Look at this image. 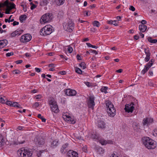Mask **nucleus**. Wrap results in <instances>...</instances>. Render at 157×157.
Returning a JSON list of instances; mask_svg holds the SVG:
<instances>
[{
	"mask_svg": "<svg viewBox=\"0 0 157 157\" xmlns=\"http://www.w3.org/2000/svg\"><path fill=\"white\" fill-rule=\"evenodd\" d=\"M143 144L148 149H153L156 147L154 144L155 141L148 137H144L142 138Z\"/></svg>",
	"mask_w": 157,
	"mask_h": 157,
	"instance_id": "f257e3e1",
	"label": "nucleus"
},
{
	"mask_svg": "<svg viewBox=\"0 0 157 157\" xmlns=\"http://www.w3.org/2000/svg\"><path fill=\"white\" fill-rule=\"evenodd\" d=\"M107 112L109 115L111 117H114L115 115L116 110L114 107L113 104L109 101H106Z\"/></svg>",
	"mask_w": 157,
	"mask_h": 157,
	"instance_id": "f03ea898",
	"label": "nucleus"
},
{
	"mask_svg": "<svg viewBox=\"0 0 157 157\" xmlns=\"http://www.w3.org/2000/svg\"><path fill=\"white\" fill-rule=\"evenodd\" d=\"M52 32V26L50 25H46L41 29L40 34L45 36L51 34Z\"/></svg>",
	"mask_w": 157,
	"mask_h": 157,
	"instance_id": "7ed1b4c3",
	"label": "nucleus"
},
{
	"mask_svg": "<svg viewBox=\"0 0 157 157\" xmlns=\"http://www.w3.org/2000/svg\"><path fill=\"white\" fill-rule=\"evenodd\" d=\"M49 104L52 112L57 113L59 112V110L56 102L53 98H52L49 101Z\"/></svg>",
	"mask_w": 157,
	"mask_h": 157,
	"instance_id": "20e7f679",
	"label": "nucleus"
},
{
	"mask_svg": "<svg viewBox=\"0 0 157 157\" xmlns=\"http://www.w3.org/2000/svg\"><path fill=\"white\" fill-rule=\"evenodd\" d=\"M53 16L52 14L50 13H47L43 15L41 19H42V21H41V19H40V23L41 24H43V23H46L51 21L52 19Z\"/></svg>",
	"mask_w": 157,
	"mask_h": 157,
	"instance_id": "39448f33",
	"label": "nucleus"
},
{
	"mask_svg": "<svg viewBox=\"0 0 157 157\" xmlns=\"http://www.w3.org/2000/svg\"><path fill=\"white\" fill-rule=\"evenodd\" d=\"M63 26L64 29L69 32H71L74 28V23L71 21H68L65 25H63Z\"/></svg>",
	"mask_w": 157,
	"mask_h": 157,
	"instance_id": "423d86ee",
	"label": "nucleus"
},
{
	"mask_svg": "<svg viewBox=\"0 0 157 157\" xmlns=\"http://www.w3.org/2000/svg\"><path fill=\"white\" fill-rule=\"evenodd\" d=\"M21 155L23 154L24 157H31L33 155V152L28 148H21Z\"/></svg>",
	"mask_w": 157,
	"mask_h": 157,
	"instance_id": "0eeeda50",
	"label": "nucleus"
},
{
	"mask_svg": "<svg viewBox=\"0 0 157 157\" xmlns=\"http://www.w3.org/2000/svg\"><path fill=\"white\" fill-rule=\"evenodd\" d=\"M154 122L153 118L150 117H147L144 118L143 120L142 124L143 126H149Z\"/></svg>",
	"mask_w": 157,
	"mask_h": 157,
	"instance_id": "6e6552de",
	"label": "nucleus"
},
{
	"mask_svg": "<svg viewBox=\"0 0 157 157\" xmlns=\"http://www.w3.org/2000/svg\"><path fill=\"white\" fill-rule=\"evenodd\" d=\"M32 38L31 35L29 34H26L22 36L20 39L21 42L26 43L29 41Z\"/></svg>",
	"mask_w": 157,
	"mask_h": 157,
	"instance_id": "1a4fd4ad",
	"label": "nucleus"
},
{
	"mask_svg": "<svg viewBox=\"0 0 157 157\" xmlns=\"http://www.w3.org/2000/svg\"><path fill=\"white\" fill-rule=\"evenodd\" d=\"M94 97L93 96H90L89 98V100L88 105L89 108H91L92 109H94V107L95 105L94 103Z\"/></svg>",
	"mask_w": 157,
	"mask_h": 157,
	"instance_id": "9d476101",
	"label": "nucleus"
},
{
	"mask_svg": "<svg viewBox=\"0 0 157 157\" xmlns=\"http://www.w3.org/2000/svg\"><path fill=\"white\" fill-rule=\"evenodd\" d=\"M133 103L131 104L130 105L129 104H126L124 108L125 111L128 113H132L134 109V107L133 106Z\"/></svg>",
	"mask_w": 157,
	"mask_h": 157,
	"instance_id": "9b49d317",
	"label": "nucleus"
},
{
	"mask_svg": "<svg viewBox=\"0 0 157 157\" xmlns=\"http://www.w3.org/2000/svg\"><path fill=\"white\" fill-rule=\"evenodd\" d=\"M65 94L68 96H75L76 94V91L73 90L67 89L64 91Z\"/></svg>",
	"mask_w": 157,
	"mask_h": 157,
	"instance_id": "f8f14e48",
	"label": "nucleus"
},
{
	"mask_svg": "<svg viewBox=\"0 0 157 157\" xmlns=\"http://www.w3.org/2000/svg\"><path fill=\"white\" fill-rule=\"evenodd\" d=\"M46 135L44 132L42 133L40 135V145L44 144L46 140Z\"/></svg>",
	"mask_w": 157,
	"mask_h": 157,
	"instance_id": "ddd939ff",
	"label": "nucleus"
},
{
	"mask_svg": "<svg viewBox=\"0 0 157 157\" xmlns=\"http://www.w3.org/2000/svg\"><path fill=\"white\" fill-rule=\"evenodd\" d=\"M23 32V30L22 29H18L11 33L10 34V36L11 37H15L16 36H18L20 35Z\"/></svg>",
	"mask_w": 157,
	"mask_h": 157,
	"instance_id": "4468645a",
	"label": "nucleus"
},
{
	"mask_svg": "<svg viewBox=\"0 0 157 157\" xmlns=\"http://www.w3.org/2000/svg\"><path fill=\"white\" fill-rule=\"evenodd\" d=\"M99 142L102 145H105L107 144H113V142L111 140H106L104 139H101L99 140Z\"/></svg>",
	"mask_w": 157,
	"mask_h": 157,
	"instance_id": "2eb2a0df",
	"label": "nucleus"
},
{
	"mask_svg": "<svg viewBox=\"0 0 157 157\" xmlns=\"http://www.w3.org/2000/svg\"><path fill=\"white\" fill-rule=\"evenodd\" d=\"M66 121L71 124H74L75 123L76 121L74 118L69 115H66Z\"/></svg>",
	"mask_w": 157,
	"mask_h": 157,
	"instance_id": "dca6fc26",
	"label": "nucleus"
},
{
	"mask_svg": "<svg viewBox=\"0 0 157 157\" xmlns=\"http://www.w3.org/2000/svg\"><path fill=\"white\" fill-rule=\"evenodd\" d=\"M68 153L70 157H78V153L76 151L72 150L70 151Z\"/></svg>",
	"mask_w": 157,
	"mask_h": 157,
	"instance_id": "f3484780",
	"label": "nucleus"
},
{
	"mask_svg": "<svg viewBox=\"0 0 157 157\" xmlns=\"http://www.w3.org/2000/svg\"><path fill=\"white\" fill-rule=\"evenodd\" d=\"M8 43L6 40H0V48H2L6 46Z\"/></svg>",
	"mask_w": 157,
	"mask_h": 157,
	"instance_id": "a211bd4d",
	"label": "nucleus"
},
{
	"mask_svg": "<svg viewBox=\"0 0 157 157\" xmlns=\"http://www.w3.org/2000/svg\"><path fill=\"white\" fill-rule=\"evenodd\" d=\"M105 124L103 121H99L98 122V126L99 128L103 129L105 128Z\"/></svg>",
	"mask_w": 157,
	"mask_h": 157,
	"instance_id": "6ab92c4d",
	"label": "nucleus"
},
{
	"mask_svg": "<svg viewBox=\"0 0 157 157\" xmlns=\"http://www.w3.org/2000/svg\"><path fill=\"white\" fill-rule=\"evenodd\" d=\"M139 28L140 31L142 32H144L147 28V26L145 25H140Z\"/></svg>",
	"mask_w": 157,
	"mask_h": 157,
	"instance_id": "aec40b11",
	"label": "nucleus"
},
{
	"mask_svg": "<svg viewBox=\"0 0 157 157\" xmlns=\"http://www.w3.org/2000/svg\"><path fill=\"white\" fill-rule=\"evenodd\" d=\"M96 151L98 153L100 154H103L104 153V150L103 149L98 146L95 147Z\"/></svg>",
	"mask_w": 157,
	"mask_h": 157,
	"instance_id": "412c9836",
	"label": "nucleus"
},
{
	"mask_svg": "<svg viewBox=\"0 0 157 157\" xmlns=\"http://www.w3.org/2000/svg\"><path fill=\"white\" fill-rule=\"evenodd\" d=\"M18 142L19 144H22L25 142V139L23 136H20L18 138Z\"/></svg>",
	"mask_w": 157,
	"mask_h": 157,
	"instance_id": "4be33fe9",
	"label": "nucleus"
},
{
	"mask_svg": "<svg viewBox=\"0 0 157 157\" xmlns=\"http://www.w3.org/2000/svg\"><path fill=\"white\" fill-rule=\"evenodd\" d=\"M58 144V141L56 140H53L51 144V146L52 148L56 147Z\"/></svg>",
	"mask_w": 157,
	"mask_h": 157,
	"instance_id": "5701e85b",
	"label": "nucleus"
},
{
	"mask_svg": "<svg viewBox=\"0 0 157 157\" xmlns=\"http://www.w3.org/2000/svg\"><path fill=\"white\" fill-rule=\"evenodd\" d=\"M15 5L13 3H10L9 2V5L7 8L10 9V10H11L15 8Z\"/></svg>",
	"mask_w": 157,
	"mask_h": 157,
	"instance_id": "b1692460",
	"label": "nucleus"
},
{
	"mask_svg": "<svg viewBox=\"0 0 157 157\" xmlns=\"http://www.w3.org/2000/svg\"><path fill=\"white\" fill-rule=\"evenodd\" d=\"M27 16L26 15L23 14L21 15L19 17V20L21 22H23V21L25 20Z\"/></svg>",
	"mask_w": 157,
	"mask_h": 157,
	"instance_id": "393cba45",
	"label": "nucleus"
},
{
	"mask_svg": "<svg viewBox=\"0 0 157 157\" xmlns=\"http://www.w3.org/2000/svg\"><path fill=\"white\" fill-rule=\"evenodd\" d=\"M11 106L16 107L18 108H22L20 105L16 102H12Z\"/></svg>",
	"mask_w": 157,
	"mask_h": 157,
	"instance_id": "a878e982",
	"label": "nucleus"
},
{
	"mask_svg": "<svg viewBox=\"0 0 157 157\" xmlns=\"http://www.w3.org/2000/svg\"><path fill=\"white\" fill-rule=\"evenodd\" d=\"M68 144L67 143L63 145L60 150V151L62 153L64 152V150L68 147Z\"/></svg>",
	"mask_w": 157,
	"mask_h": 157,
	"instance_id": "bb28decb",
	"label": "nucleus"
},
{
	"mask_svg": "<svg viewBox=\"0 0 157 157\" xmlns=\"http://www.w3.org/2000/svg\"><path fill=\"white\" fill-rule=\"evenodd\" d=\"M91 138L94 139L98 140L99 139V135L96 134H92Z\"/></svg>",
	"mask_w": 157,
	"mask_h": 157,
	"instance_id": "cd10ccee",
	"label": "nucleus"
},
{
	"mask_svg": "<svg viewBox=\"0 0 157 157\" xmlns=\"http://www.w3.org/2000/svg\"><path fill=\"white\" fill-rule=\"evenodd\" d=\"M148 40L151 43H155L157 42V40L152 39L150 37H149L148 38Z\"/></svg>",
	"mask_w": 157,
	"mask_h": 157,
	"instance_id": "c85d7f7f",
	"label": "nucleus"
},
{
	"mask_svg": "<svg viewBox=\"0 0 157 157\" xmlns=\"http://www.w3.org/2000/svg\"><path fill=\"white\" fill-rule=\"evenodd\" d=\"M48 3V0H42L40 5L42 6H46Z\"/></svg>",
	"mask_w": 157,
	"mask_h": 157,
	"instance_id": "c756f323",
	"label": "nucleus"
},
{
	"mask_svg": "<svg viewBox=\"0 0 157 157\" xmlns=\"http://www.w3.org/2000/svg\"><path fill=\"white\" fill-rule=\"evenodd\" d=\"M2 4L3 7L4 6H6L7 7L9 5V1L8 0H6Z\"/></svg>",
	"mask_w": 157,
	"mask_h": 157,
	"instance_id": "7c9ffc66",
	"label": "nucleus"
},
{
	"mask_svg": "<svg viewBox=\"0 0 157 157\" xmlns=\"http://www.w3.org/2000/svg\"><path fill=\"white\" fill-rule=\"evenodd\" d=\"M75 72L79 74H81L82 73V71L78 67H76L75 68Z\"/></svg>",
	"mask_w": 157,
	"mask_h": 157,
	"instance_id": "2f4dec72",
	"label": "nucleus"
},
{
	"mask_svg": "<svg viewBox=\"0 0 157 157\" xmlns=\"http://www.w3.org/2000/svg\"><path fill=\"white\" fill-rule=\"evenodd\" d=\"M108 89V87L106 86H104L102 87L101 89V90L102 92H104L106 93L107 92V90Z\"/></svg>",
	"mask_w": 157,
	"mask_h": 157,
	"instance_id": "473e14b6",
	"label": "nucleus"
},
{
	"mask_svg": "<svg viewBox=\"0 0 157 157\" xmlns=\"http://www.w3.org/2000/svg\"><path fill=\"white\" fill-rule=\"evenodd\" d=\"M3 144L4 143L2 136V135L0 134V146H3Z\"/></svg>",
	"mask_w": 157,
	"mask_h": 157,
	"instance_id": "72a5a7b5",
	"label": "nucleus"
},
{
	"mask_svg": "<svg viewBox=\"0 0 157 157\" xmlns=\"http://www.w3.org/2000/svg\"><path fill=\"white\" fill-rule=\"evenodd\" d=\"M99 22L97 21H95L93 22V25L94 26L98 27L99 25Z\"/></svg>",
	"mask_w": 157,
	"mask_h": 157,
	"instance_id": "f704fd0d",
	"label": "nucleus"
},
{
	"mask_svg": "<svg viewBox=\"0 0 157 157\" xmlns=\"http://www.w3.org/2000/svg\"><path fill=\"white\" fill-rule=\"evenodd\" d=\"M148 70L149 69H148L147 67L145 66L144 69L141 71V73L142 74L144 75Z\"/></svg>",
	"mask_w": 157,
	"mask_h": 157,
	"instance_id": "c9c22d12",
	"label": "nucleus"
},
{
	"mask_svg": "<svg viewBox=\"0 0 157 157\" xmlns=\"http://www.w3.org/2000/svg\"><path fill=\"white\" fill-rule=\"evenodd\" d=\"M144 52H145V54L146 55V56H150L151 53L149 50H147V49L145 48L144 49Z\"/></svg>",
	"mask_w": 157,
	"mask_h": 157,
	"instance_id": "e433bc0d",
	"label": "nucleus"
},
{
	"mask_svg": "<svg viewBox=\"0 0 157 157\" xmlns=\"http://www.w3.org/2000/svg\"><path fill=\"white\" fill-rule=\"evenodd\" d=\"M79 66L82 68L83 69H84L86 68V64L84 62H82L79 65Z\"/></svg>",
	"mask_w": 157,
	"mask_h": 157,
	"instance_id": "4c0bfd02",
	"label": "nucleus"
},
{
	"mask_svg": "<svg viewBox=\"0 0 157 157\" xmlns=\"http://www.w3.org/2000/svg\"><path fill=\"white\" fill-rule=\"evenodd\" d=\"M63 13L62 12L59 11L57 14V16L59 18H62L63 16Z\"/></svg>",
	"mask_w": 157,
	"mask_h": 157,
	"instance_id": "58836bf2",
	"label": "nucleus"
},
{
	"mask_svg": "<svg viewBox=\"0 0 157 157\" xmlns=\"http://www.w3.org/2000/svg\"><path fill=\"white\" fill-rule=\"evenodd\" d=\"M34 141L36 144H39V137H35L34 139Z\"/></svg>",
	"mask_w": 157,
	"mask_h": 157,
	"instance_id": "ea45409f",
	"label": "nucleus"
},
{
	"mask_svg": "<svg viewBox=\"0 0 157 157\" xmlns=\"http://www.w3.org/2000/svg\"><path fill=\"white\" fill-rule=\"evenodd\" d=\"M58 2L57 5L58 6H60L63 5L64 3L65 0H58Z\"/></svg>",
	"mask_w": 157,
	"mask_h": 157,
	"instance_id": "a19ab883",
	"label": "nucleus"
},
{
	"mask_svg": "<svg viewBox=\"0 0 157 157\" xmlns=\"http://www.w3.org/2000/svg\"><path fill=\"white\" fill-rule=\"evenodd\" d=\"M152 65L153 64H152V63L149 62L146 64L145 66L147 67L148 69H149V68L152 66Z\"/></svg>",
	"mask_w": 157,
	"mask_h": 157,
	"instance_id": "79ce46f5",
	"label": "nucleus"
},
{
	"mask_svg": "<svg viewBox=\"0 0 157 157\" xmlns=\"http://www.w3.org/2000/svg\"><path fill=\"white\" fill-rule=\"evenodd\" d=\"M6 99H4L3 98L0 96V102L2 104H4L5 102Z\"/></svg>",
	"mask_w": 157,
	"mask_h": 157,
	"instance_id": "37998d69",
	"label": "nucleus"
},
{
	"mask_svg": "<svg viewBox=\"0 0 157 157\" xmlns=\"http://www.w3.org/2000/svg\"><path fill=\"white\" fill-rule=\"evenodd\" d=\"M39 105V103L38 102H36L33 105V107L34 108H36Z\"/></svg>",
	"mask_w": 157,
	"mask_h": 157,
	"instance_id": "c03bdc74",
	"label": "nucleus"
},
{
	"mask_svg": "<svg viewBox=\"0 0 157 157\" xmlns=\"http://www.w3.org/2000/svg\"><path fill=\"white\" fill-rule=\"evenodd\" d=\"M13 73L14 74H20L21 73V71L18 70H15L13 71Z\"/></svg>",
	"mask_w": 157,
	"mask_h": 157,
	"instance_id": "a18cd8bd",
	"label": "nucleus"
},
{
	"mask_svg": "<svg viewBox=\"0 0 157 157\" xmlns=\"http://www.w3.org/2000/svg\"><path fill=\"white\" fill-rule=\"evenodd\" d=\"M12 101H7L6 102V104L8 105H10V106H11L12 104Z\"/></svg>",
	"mask_w": 157,
	"mask_h": 157,
	"instance_id": "49530a36",
	"label": "nucleus"
},
{
	"mask_svg": "<svg viewBox=\"0 0 157 157\" xmlns=\"http://www.w3.org/2000/svg\"><path fill=\"white\" fill-rule=\"evenodd\" d=\"M68 51L70 53H71L73 51V48L71 46H69L67 49Z\"/></svg>",
	"mask_w": 157,
	"mask_h": 157,
	"instance_id": "de8ad7c7",
	"label": "nucleus"
},
{
	"mask_svg": "<svg viewBox=\"0 0 157 157\" xmlns=\"http://www.w3.org/2000/svg\"><path fill=\"white\" fill-rule=\"evenodd\" d=\"M150 56H146V57L144 59L145 62H147L149 61L150 59Z\"/></svg>",
	"mask_w": 157,
	"mask_h": 157,
	"instance_id": "09e8293b",
	"label": "nucleus"
},
{
	"mask_svg": "<svg viewBox=\"0 0 157 157\" xmlns=\"http://www.w3.org/2000/svg\"><path fill=\"white\" fill-rule=\"evenodd\" d=\"M40 119H41L42 120V122H45L46 121V119L44 118L42 116H41V115L40 114Z\"/></svg>",
	"mask_w": 157,
	"mask_h": 157,
	"instance_id": "8fccbe9b",
	"label": "nucleus"
},
{
	"mask_svg": "<svg viewBox=\"0 0 157 157\" xmlns=\"http://www.w3.org/2000/svg\"><path fill=\"white\" fill-rule=\"evenodd\" d=\"M13 55V52H8L6 54V56L7 57H9Z\"/></svg>",
	"mask_w": 157,
	"mask_h": 157,
	"instance_id": "3c124183",
	"label": "nucleus"
},
{
	"mask_svg": "<svg viewBox=\"0 0 157 157\" xmlns=\"http://www.w3.org/2000/svg\"><path fill=\"white\" fill-rule=\"evenodd\" d=\"M118 23L119 22H118L117 21L114 20V21H113L112 24L114 25L117 26L118 25Z\"/></svg>",
	"mask_w": 157,
	"mask_h": 157,
	"instance_id": "603ef678",
	"label": "nucleus"
},
{
	"mask_svg": "<svg viewBox=\"0 0 157 157\" xmlns=\"http://www.w3.org/2000/svg\"><path fill=\"white\" fill-rule=\"evenodd\" d=\"M90 52L92 54H98L97 52L95 50H91Z\"/></svg>",
	"mask_w": 157,
	"mask_h": 157,
	"instance_id": "864d4df0",
	"label": "nucleus"
},
{
	"mask_svg": "<svg viewBox=\"0 0 157 157\" xmlns=\"http://www.w3.org/2000/svg\"><path fill=\"white\" fill-rule=\"evenodd\" d=\"M129 9L130 10H131L133 11H134L135 10V8L133 6H130L129 8Z\"/></svg>",
	"mask_w": 157,
	"mask_h": 157,
	"instance_id": "5fc2aeb1",
	"label": "nucleus"
},
{
	"mask_svg": "<svg viewBox=\"0 0 157 157\" xmlns=\"http://www.w3.org/2000/svg\"><path fill=\"white\" fill-rule=\"evenodd\" d=\"M12 16V15L10 16L8 19H5V22H9V21L11 19Z\"/></svg>",
	"mask_w": 157,
	"mask_h": 157,
	"instance_id": "6e6d98bb",
	"label": "nucleus"
},
{
	"mask_svg": "<svg viewBox=\"0 0 157 157\" xmlns=\"http://www.w3.org/2000/svg\"><path fill=\"white\" fill-rule=\"evenodd\" d=\"M140 23L142 24V25H144L147 23V21L145 20H143L141 21Z\"/></svg>",
	"mask_w": 157,
	"mask_h": 157,
	"instance_id": "4d7b16f0",
	"label": "nucleus"
},
{
	"mask_svg": "<svg viewBox=\"0 0 157 157\" xmlns=\"http://www.w3.org/2000/svg\"><path fill=\"white\" fill-rule=\"evenodd\" d=\"M76 57L78 60H81V56L79 54H78L76 56Z\"/></svg>",
	"mask_w": 157,
	"mask_h": 157,
	"instance_id": "13d9d810",
	"label": "nucleus"
},
{
	"mask_svg": "<svg viewBox=\"0 0 157 157\" xmlns=\"http://www.w3.org/2000/svg\"><path fill=\"white\" fill-rule=\"evenodd\" d=\"M36 7V6L34 4H33V5L31 6L30 9L31 10H33Z\"/></svg>",
	"mask_w": 157,
	"mask_h": 157,
	"instance_id": "bf43d9fd",
	"label": "nucleus"
},
{
	"mask_svg": "<svg viewBox=\"0 0 157 157\" xmlns=\"http://www.w3.org/2000/svg\"><path fill=\"white\" fill-rule=\"evenodd\" d=\"M38 91L37 90H36V89H34L33 90H31V93H36L37 92H38Z\"/></svg>",
	"mask_w": 157,
	"mask_h": 157,
	"instance_id": "052dcab7",
	"label": "nucleus"
},
{
	"mask_svg": "<svg viewBox=\"0 0 157 157\" xmlns=\"http://www.w3.org/2000/svg\"><path fill=\"white\" fill-rule=\"evenodd\" d=\"M19 24V22H17L16 21H13V26H15L17 25H18Z\"/></svg>",
	"mask_w": 157,
	"mask_h": 157,
	"instance_id": "680f3d73",
	"label": "nucleus"
},
{
	"mask_svg": "<svg viewBox=\"0 0 157 157\" xmlns=\"http://www.w3.org/2000/svg\"><path fill=\"white\" fill-rule=\"evenodd\" d=\"M11 10H10V9L7 8V9L6 10V11L5 12V13L6 14H10V11Z\"/></svg>",
	"mask_w": 157,
	"mask_h": 157,
	"instance_id": "e2e57ef3",
	"label": "nucleus"
},
{
	"mask_svg": "<svg viewBox=\"0 0 157 157\" xmlns=\"http://www.w3.org/2000/svg\"><path fill=\"white\" fill-rule=\"evenodd\" d=\"M59 73L62 75H64L66 74V72L65 71H60L59 72Z\"/></svg>",
	"mask_w": 157,
	"mask_h": 157,
	"instance_id": "0e129e2a",
	"label": "nucleus"
},
{
	"mask_svg": "<svg viewBox=\"0 0 157 157\" xmlns=\"http://www.w3.org/2000/svg\"><path fill=\"white\" fill-rule=\"evenodd\" d=\"M23 62L22 60H18L16 61V63L17 64H20L21 63Z\"/></svg>",
	"mask_w": 157,
	"mask_h": 157,
	"instance_id": "69168bd1",
	"label": "nucleus"
},
{
	"mask_svg": "<svg viewBox=\"0 0 157 157\" xmlns=\"http://www.w3.org/2000/svg\"><path fill=\"white\" fill-rule=\"evenodd\" d=\"M95 7V4H93L92 5H91L89 6V8L90 9H92L93 8H94Z\"/></svg>",
	"mask_w": 157,
	"mask_h": 157,
	"instance_id": "338daca9",
	"label": "nucleus"
},
{
	"mask_svg": "<svg viewBox=\"0 0 157 157\" xmlns=\"http://www.w3.org/2000/svg\"><path fill=\"white\" fill-rule=\"evenodd\" d=\"M13 144L15 145H17L19 144V143H18V140L17 141H13Z\"/></svg>",
	"mask_w": 157,
	"mask_h": 157,
	"instance_id": "774afa93",
	"label": "nucleus"
}]
</instances>
